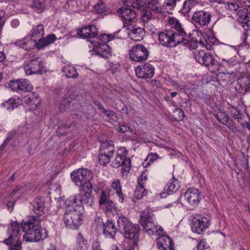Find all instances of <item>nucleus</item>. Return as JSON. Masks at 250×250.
<instances>
[{"label": "nucleus", "instance_id": "nucleus-1", "mask_svg": "<svg viewBox=\"0 0 250 250\" xmlns=\"http://www.w3.org/2000/svg\"><path fill=\"white\" fill-rule=\"evenodd\" d=\"M159 43L163 46L167 47H174L182 43L183 45L189 50L195 49L197 48L198 42L192 39L191 40H182L180 36L175 35V32L166 30L157 32Z\"/></svg>", "mask_w": 250, "mask_h": 250}, {"label": "nucleus", "instance_id": "nucleus-2", "mask_svg": "<svg viewBox=\"0 0 250 250\" xmlns=\"http://www.w3.org/2000/svg\"><path fill=\"white\" fill-rule=\"evenodd\" d=\"M117 226L119 231L125 239L131 240L133 245H137L140 229L138 224H132L127 218L122 215L117 220Z\"/></svg>", "mask_w": 250, "mask_h": 250}, {"label": "nucleus", "instance_id": "nucleus-3", "mask_svg": "<svg viewBox=\"0 0 250 250\" xmlns=\"http://www.w3.org/2000/svg\"><path fill=\"white\" fill-rule=\"evenodd\" d=\"M55 34L48 35L44 39H41L35 43L28 35L23 39L17 40L14 44L17 47L29 51L36 47L41 50L53 43L56 40Z\"/></svg>", "mask_w": 250, "mask_h": 250}, {"label": "nucleus", "instance_id": "nucleus-4", "mask_svg": "<svg viewBox=\"0 0 250 250\" xmlns=\"http://www.w3.org/2000/svg\"><path fill=\"white\" fill-rule=\"evenodd\" d=\"M43 219L35 218L34 216H29L28 220L23 223H21L22 231L29 230V228L32 229L35 231L34 237H30L31 241L36 242L42 240L47 237L46 229H42L40 226L41 222Z\"/></svg>", "mask_w": 250, "mask_h": 250}, {"label": "nucleus", "instance_id": "nucleus-5", "mask_svg": "<svg viewBox=\"0 0 250 250\" xmlns=\"http://www.w3.org/2000/svg\"><path fill=\"white\" fill-rule=\"evenodd\" d=\"M140 223L149 235H160L163 231V228L155 222L154 215L148 210H145L141 212Z\"/></svg>", "mask_w": 250, "mask_h": 250}, {"label": "nucleus", "instance_id": "nucleus-6", "mask_svg": "<svg viewBox=\"0 0 250 250\" xmlns=\"http://www.w3.org/2000/svg\"><path fill=\"white\" fill-rule=\"evenodd\" d=\"M127 150L124 147L118 149L115 158L111 162V166L113 168L122 167L121 172L123 176H126L129 173L131 168V160L127 157Z\"/></svg>", "mask_w": 250, "mask_h": 250}, {"label": "nucleus", "instance_id": "nucleus-7", "mask_svg": "<svg viewBox=\"0 0 250 250\" xmlns=\"http://www.w3.org/2000/svg\"><path fill=\"white\" fill-rule=\"evenodd\" d=\"M20 230V225L17 221H12L8 226L7 229L8 237L3 241L4 244L7 246H9L8 250H22L21 240L18 239L16 243L13 244L14 241L18 237Z\"/></svg>", "mask_w": 250, "mask_h": 250}, {"label": "nucleus", "instance_id": "nucleus-8", "mask_svg": "<svg viewBox=\"0 0 250 250\" xmlns=\"http://www.w3.org/2000/svg\"><path fill=\"white\" fill-rule=\"evenodd\" d=\"M83 218V213L81 211L73 208L65 212L63 223L68 228L76 229L82 224Z\"/></svg>", "mask_w": 250, "mask_h": 250}, {"label": "nucleus", "instance_id": "nucleus-9", "mask_svg": "<svg viewBox=\"0 0 250 250\" xmlns=\"http://www.w3.org/2000/svg\"><path fill=\"white\" fill-rule=\"evenodd\" d=\"M210 224V217L199 214L193 215L191 219V227L193 232L202 234L208 229Z\"/></svg>", "mask_w": 250, "mask_h": 250}, {"label": "nucleus", "instance_id": "nucleus-10", "mask_svg": "<svg viewBox=\"0 0 250 250\" xmlns=\"http://www.w3.org/2000/svg\"><path fill=\"white\" fill-rule=\"evenodd\" d=\"M110 194L104 190H102L99 196V205L106 214L118 213V208L115 204L110 200Z\"/></svg>", "mask_w": 250, "mask_h": 250}, {"label": "nucleus", "instance_id": "nucleus-11", "mask_svg": "<svg viewBox=\"0 0 250 250\" xmlns=\"http://www.w3.org/2000/svg\"><path fill=\"white\" fill-rule=\"evenodd\" d=\"M30 59L24 64V70L27 75L42 73V64L39 57L34 53L26 55Z\"/></svg>", "mask_w": 250, "mask_h": 250}, {"label": "nucleus", "instance_id": "nucleus-12", "mask_svg": "<svg viewBox=\"0 0 250 250\" xmlns=\"http://www.w3.org/2000/svg\"><path fill=\"white\" fill-rule=\"evenodd\" d=\"M129 56L131 61L142 62L146 61L148 56L147 48L142 44H137L131 47L129 51Z\"/></svg>", "mask_w": 250, "mask_h": 250}, {"label": "nucleus", "instance_id": "nucleus-13", "mask_svg": "<svg viewBox=\"0 0 250 250\" xmlns=\"http://www.w3.org/2000/svg\"><path fill=\"white\" fill-rule=\"evenodd\" d=\"M91 177V171L87 168H79L71 173V178L76 185L84 184L89 182Z\"/></svg>", "mask_w": 250, "mask_h": 250}, {"label": "nucleus", "instance_id": "nucleus-14", "mask_svg": "<svg viewBox=\"0 0 250 250\" xmlns=\"http://www.w3.org/2000/svg\"><path fill=\"white\" fill-rule=\"evenodd\" d=\"M235 18L245 31L250 30V11L248 8L235 9Z\"/></svg>", "mask_w": 250, "mask_h": 250}, {"label": "nucleus", "instance_id": "nucleus-15", "mask_svg": "<svg viewBox=\"0 0 250 250\" xmlns=\"http://www.w3.org/2000/svg\"><path fill=\"white\" fill-rule=\"evenodd\" d=\"M9 86L15 92L24 91L29 92L33 89V87L31 82L25 79H19L10 81Z\"/></svg>", "mask_w": 250, "mask_h": 250}, {"label": "nucleus", "instance_id": "nucleus-16", "mask_svg": "<svg viewBox=\"0 0 250 250\" xmlns=\"http://www.w3.org/2000/svg\"><path fill=\"white\" fill-rule=\"evenodd\" d=\"M31 204L32 206V210L35 215H31L30 216L43 219L45 208L44 198L42 196H38L32 201Z\"/></svg>", "mask_w": 250, "mask_h": 250}, {"label": "nucleus", "instance_id": "nucleus-17", "mask_svg": "<svg viewBox=\"0 0 250 250\" xmlns=\"http://www.w3.org/2000/svg\"><path fill=\"white\" fill-rule=\"evenodd\" d=\"M155 68L149 63H145L136 67L135 72L136 75L139 78H151L154 75Z\"/></svg>", "mask_w": 250, "mask_h": 250}, {"label": "nucleus", "instance_id": "nucleus-18", "mask_svg": "<svg viewBox=\"0 0 250 250\" xmlns=\"http://www.w3.org/2000/svg\"><path fill=\"white\" fill-rule=\"evenodd\" d=\"M194 54L195 60L199 63L207 67L215 64V60L210 53H206L203 50H198Z\"/></svg>", "mask_w": 250, "mask_h": 250}, {"label": "nucleus", "instance_id": "nucleus-19", "mask_svg": "<svg viewBox=\"0 0 250 250\" xmlns=\"http://www.w3.org/2000/svg\"><path fill=\"white\" fill-rule=\"evenodd\" d=\"M211 17V14L208 12L200 10L193 13L192 20L196 24L204 26L210 22Z\"/></svg>", "mask_w": 250, "mask_h": 250}, {"label": "nucleus", "instance_id": "nucleus-20", "mask_svg": "<svg viewBox=\"0 0 250 250\" xmlns=\"http://www.w3.org/2000/svg\"><path fill=\"white\" fill-rule=\"evenodd\" d=\"M184 197L188 203L192 206L198 205L201 199L199 189L194 187L188 188L184 193Z\"/></svg>", "mask_w": 250, "mask_h": 250}, {"label": "nucleus", "instance_id": "nucleus-21", "mask_svg": "<svg viewBox=\"0 0 250 250\" xmlns=\"http://www.w3.org/2000/svg\"><path fill=\"white\" fill-rule=\"evenodd\" d=\"M98 29L96 26L92 24L86 25L77 30V34L83 39L94 38L97 36Z\"/></svg>", "mask_w": 250, "mask_h": 250}, {"label": "nucleus", "instance_id": "nucleus-22", "mask_svg": "<svg viewBox=\"0 0 250 250\" xmlns=\"http://www.w3.org/2000/svg\"><path fill=\"white\" fill-rule=\"evenodd\" d=\"M41 99L37 92L27 94L24 98V103L30 110H36L41 104Z\"/></svg>", "mask_w": 250, "mask_h": 250}, {"label": "nucleus", "instance_id": "nucleus-23", "mask_svg": "<svg viewBox=\"0 0 250 250\" xmlns=\"http://www.w3.org/2000/svg\"><path fill=\"white\" fill-rule=\"evenodd\" d=\"M168 23L170 25V29L169 31L175 32V35L180 36V39L182 40H188L185 38L186 33L182 27L181 24L179 21L174 17L169 18Z\"/></svg>", "mask_w": 250, "mask_h": 250}, {"label": "nucleus", "instance_id": "nucleus-24", "mask_svg": "<svg viewBox=\"0 0 250 250\" xmlns=\"http://www.w3.org/2000/svg\"><path fill=\"white\" fill-rule=\"evenodd\" d=\"M73 203L78 206L85 205L92 206L94 204V197L92 194L80 193L73 198Z\"/></svg>", "mask_w": 250, "mask_h": 250}, {"label": "nucleus", "instance_id": "nucleus-25", "mask_svg": "<svg viewBox=\"0 0 250 250\" xmlns=\"http://www.w3.org/2000/svg\"><path fill=\"white\" fill-rule=\"evenodd\" d=\"M156 245L159 250H174L172 239L167 235L159 236Z\"/></svg>", "mask_w": 250, "mask_h": 250}, {"label": "nucleus", "instance_id": "nucleus-26", "mask_svg": "<svg viewBox=\"0 0 250 250\" xmlns=\"http://www.w3.org/2000/svg\"><path fill=\"white\" fill-rule=\"evenodd\" d=\"M120 17L124 19L123 21L125 24H129L135 19L136 14L134 10L127 8L122 7L118 10Z\"/></svg>", "mask_w": 250, "mask_h": 250}, {"label": "nucleus", "instance_id": "nucleus-27", "mask_svg": "<svg viewBox=\"0 0 250 250\" xmlns=\"http://www.w3.org/2000/svg\"><path fill=\"white\" fill-rule=\"evenodd\" d=\"M102 227L103 234L105 237L114 238L117 229L112 221L107 220L105 222L103 223Z\"/></svg>", "mask_w": 250, "mask_h": 250}, {"label": "nucleus", "instance_id": "nucleus-28", "mask_svg": "<svg viewBox=\"0 0 250 250\" xmlns=\"http://www.w3.org/2000/svg\"><path fill=\"white\" fill-rule=\"evenodd\" d=\"M235 89L239 93H244L250 90V77L247 75L243 76L237 79V86Z\"/></svg>", "mask_w": 250, "mask_h": 250}, {"label": "nucleus", "instance_id": "nucleus-29", "mask_svg": "<svg viewBox=\"0 0 250 250\" xmlns=\"http://www.w3.org/2000/svg\"><path fill=\"white\" fill-rule=\"evenodd\" d=\"M44 34V26L42 24L34 26L30 31L29 36L32 39L35 43L38 42L41 39H44L43 36ZM45 37H44L45 38Z\"/></svg>", "mask_w": 250, "mask_h": 250}, {"label": "nucleus", "instance_id": "nucleus-30", "mask_svg": "<svg viewBox=\"0 0 250 250\" xmlns=\"http://www.w3.org/2000/svg\"><path fill=\"white\" fill-rule=\"evenodd\" d=\"M235 120L243 128H250V118L245 112L241 113L235 108Z\"/></svg>", "mask_w": 250, "mask_h": 250}, {"label": "nucleus", "instance_id": "nucleus-31", "mask_svg": "<svg viewBox=\"0 0 250 250\" xmlns=\"http://www.w3.org/2000/svg\"><path fill=\"white\" fill-rule=\"evenodd\" d=\"M114 152V143L112 141H105L101 143L99 152L112 156Z\"/></svg>", "mask_w": 250, "mask_h": 250}, {"label": "nucleus", "instance_id": "nucleus-32", "mask_svg": "<svg viewBox=\"0 0 250 250\" xmlns=\"http://www.w3.org/2000/svg\"><path fill=\"white\" fill-rule=\"evenodd\" d=\"M180 187L179 182L174 176L169 180L165 187L167 195H171L178 191Z\"/></svg>", "mask_w": 250, "mask_h": 250}, {"label": "nucleus", "instance_id": "nucleus-33", "mask_svg": "<svg viewBox=\"0 0 250 250\" xmlns=\"http://www.w3.org/2000/svg\"><path fill=\"white\" fill-rule=\"evenodd\" d=\"M21 103V100L20 98L12 97L7 101H5L1 104V106L6 108L7 110L11 111Z\"/></svg>", "mask_w": 250, "mask_h": 250}, {"label": "nucleus", "instance_id": "nucleus-34", "mask_svg": "<svg viewBox=\"0 0 250 250\" xmlns=\"http://www.w3.org/2000/svg\"><path fill=\"white\" fill-rule=\"evenodd\" d=\"M111 188L115 191L118 197L119 202L121 203H124L125 198L124 194L122 192L120 181L117 179L113 180L111 184Z\"/></svg>", "mask_w": 250, "mask_h": 250}, {"label": "nucleus", "instance_id": "nucleus-35", "mask_svg": "<svg viewBox=\"0 0 250 250\" xmlns=\"http://www.w3.org/2000/svg\"><path fill=\"white\" fill-rule=\"evenodd\" d=\"M87 241L81 233H79L76 238V243L71 250H87Z\"/></svg>", "mask_w": 250, "mask_h": 250}, {"label": "nucleus", "instance_id": "nucleus-36", "mask_svg": "<svg viewBox=\"0 0 250 250\" xmlns=\"http://www.w3.org/2000/svg\"><path fill=\"white\" fill-rule=\"evenodd\" d=\"M145 36V30L141 27L134 28L129 33V38L136 42L143 40Z\"/></svg>", "mask_w": 250, "mask_h": 250}, {"label": "nucleus", "instance_id": "nucleus-37", "mask_svg": "<svg viewBox=\"0 0 250 250\" xmlns=\"http://www.w3.org/2000/svg\"><path fill=\"white\" fill-rule=\"evenodd\" d=\"M96 53L104 58H108L111 55L110 47L106 43L99 44L97 47Z\"/></svg>", "mask_w": 250, "mask_h": 250}, {"label": "nucleus", "instance_id": "nucleus-38", "mask_svg": "<svg viewBox=\"0 0 250 250\" xmlns=\"http://www.w3.org/2000/svg\"><path fill=\"white\" fill-rule=\"evenodd\" d=\"M77 95L76 93L71 96L70 94H68V97L64 98L60 103L59 110L61 112H63L67 109L72 102V100L76 98Z\"/></svg>", "mask_w": 250, "mask_h": 250}, {"label": "nucleus", "instance_id": "nucleus-39", "mask_svg": "<svg viewBox=\"0 0 250 250\" xmlns=\"http://www.w3.org/2000/svg\"><path fill=\"white\" fill-rule=\"evenodd\" d=\"M62 71L65 73L67 78L76 79L78 78L79 74L77 72L75 67L71 65L64 66L62 68Z\"/></svg>", "mask_w": 250, "mask_h": 250}, {"label": "nucleus", "instance_id": "nucleus-40", "mask_svg": "<svg viewBox=\"0 0 250 250\" xmlns=\"http://www.w3.org/2000/svg\"><path fill=\"white\" fill-rule=\"evenodd\" d=\"M147 193V190L144 188V186L138 185L136 188L133 195L135 198L139 200L146 196Z\"/></svg>", "mask_w": 250, "mask_h": 250}, {"label": "nucleus", "instance_id": "nucleus-41", "mask_svg": "<svg viewBox=\"0 0 250 250\" xmlns=\"http://www.w3.org/2000/svg\"><path fill=\"white\" fill-rule=\"evenodd\" d=\"M108 68L106 70V72L109 75H115L120 70V64L119 63H113L109 62Z\"/></svg>", "mask_w": 250, "mask_h": 250}, {"label": "nucleus", "instance_id": "nucleus-42", "mask_svg": "<svg viewBox=\"0 0 250 250\" xmlns=\"http://www.w3.org/2000/svg\"><path fill=\"white\" fill-rule=\"evenodd\" d=\"M77 186L80 187L79 191L80 193L92 194L93 187L92 185L89 182H87L84 184Z\"/></svg>", "mask_w": 250, "mask_h": 250}, {"label": "nucleus", "instance_id": "nucleus-43", "mask_svg": "<svg viewBox=\"0 0 250 250\" xmlns=\"http://www.w3.org/2000/svg\"><path fill=\"white\" fill-rule=\"evenodd\" d=\"M32 8L37 13H41L43 11L45 5L43 2L40 0H35L32 5Z\"/></svg>", "mask_w": 250, "mask_h": 250}, {"label": "nucleus", "instance_id": "nucleus-44", "mask_svg": "<svg viewBox=\"0 0 250 250\" xmlns=\"http://www.w3.org/2000/svg\"><path fill=\"white\" fill-rule=\"evenodd\" d=\"M112 156L106 154H103L102 152H99L98 162L102 166H105L108 164L111 160Z\"/></svg>", "mask_w": 250, "mask_h": 250}, {"label": "nucleus", "instance_id": "nucleus-45", "mask_svg": "<svg viewBox=\"0 0 250 250\" xmlns=\"http://www.w3.org/2000/svg\"><path fill=\"white\" fill-rule=\"evenodd\" d=\"M173 118L175 121H181L185 117L184 111L179 108H176L173 111Z\"/></svg>", "mask_w": 250, "mask_h": 250}, {"label": "nucleus", "instance_id": "nucleus-46", "mask_svg": "<svg viewBox=\"0 0 250 250\" xmlns=\"http://www.w3.org/2000/svg\"><path fill=\"white\" fill-rule=\"evenodd\" d=\"M222 60L224 62V65L226 68L232 67L234 65V59L233 58H230L228 55H226Z\"/></svg>", "mask_w": 250, "mask_h": 250}, {"label": "nucleus", "instance_id": "nucleus-47", "mask_svg": "<svg viewBox=\"0 0 250 250\" xmlns=\"http://www.w3.org/2000/svg\"><path fill=\"white\" fill-rule=\"evenodd\" d=\"M182 0H165L164 1V4L165 7L169 9H173L177 4V3L180 2Z\"/></svg>", "mask_w": 250, "mask_h": 250}, {"label": "nucleus", "instance_id": "nucleus-48", "mask_svg": "<svg viewBox=\"0 0 250 250\" xmlns=\"http://www.w3.org/2000/svg\"><path fill=\"white\" fill-rule=\"evenodd\" d=\"M26 233L23 235V239L26 242H35V241H31L30 240V237H34V234H35V231L32 229L29 228V230L23 231Z\"/></svg>", "mask_w": 250, "mask_h": 250}, {"label": "nucleus", "instance_id": "nucleus-49", "mask_svg": "<svg viewBox=\"0 0 250 250\" xmlns=\"http://www.w3.org/2000/svg\"><path fill=\"white\" fill-rule=\"evenodd\" d=\"M193 5L191 4V3L189 2V0H186L184 2L182 6V8L181 9L182 13L184 14L185 15L188 14L190 11Z\"/></svg>", "mask_w": 250, "mask_h": 250}, {"label": "nucleus", "instance_id": "nucleus-50", "mask_svg": "<svg viewBox=\"0 0 250 250\" xmlns=\"http://www.w3.org/2000/svg\"><path fill=\"white\" fill-rule=\"evenodd\" d=\"M71 126L72 124L65 126H59L57 131V134L59 136H63L69 132Z\"/></svg>", "mask_w": 250, "mask_h": 250}, {"label": "nucleus", "instance_id": "nucleus-51", "mask_svg": "<svg viewBox=\"0 0 250 250\" xmlns=\"http://www.w3.org/2000/svg\"><path fill=\"white\" fill-rule=\"evenodd\" d=\"M94 10L97 13H103L106 11V8L105 4L103 2L100 1L94 6Z\"/></svg>", "mask_w": 250, "mask_h": 250}, {"label": "nucleus", "instance_id": "nucleus-52", "mask_svg": "<svg viewBox=\"0 0 250 250\" xmlns=\"http://www.w3.org/2000/svg\"><path fill=\"white\" fill-rule=\"evenodd\" d=\"M125 4L128 7H131L135 8H139L142 3L139 0H126Z\"/></svg>", "mask_w": 250, "mask_h": 250}, {"label": "nucleus", "instance_id": "nucleus-53", "mask_svg": "<svg viewBox=\"0 0 250 250\" xmlns=\"http://www.w3.org/2000/svg\"><path fill=\"white\" fill-rule=\"evenodd\" d=\"M216 117L219 122L223 123L224 124H228L229 123L228 118L224 112H218Z\"/></svg>", "mask_w": 250, "mask_h": 250}, {"label": "nucleus", "instance_id": "nucleus-54", "mask_svg": "<svg viewBox=\"0 0 250 250\" xmlns=\"http://www.w3.org/2000/svg\"><path fill=\"white\" fill-rule=\"evenodd\" d=\"M236 5L238 8L250 7V0H237Z\"/></svg>", "mask_w": 250, "mask_h": 250}, {"label": "nucleus", "instance_id": "nucleus-55", "mask_svg": "<svg viewBox=\"0 0 250 250\" xmlns=\"http://www.w3.org/2000/svg\"><path fill=\"white\" fill-rule=\"evenodd\" d=\"M148 7L149 9L156 11H159V7L157 6L158 4V0H150L149 1V0H147Z\"/></svg>", "mask_w": 250, "mask_h": 250}, {"label": "nucleus", "instance_id": "nucleus-56", "mask_svg": "<svg viewBox=\"0 0 250 250\" xmlns=\"http://www.w3.org/2000/svg\"><path fill=\"white\" fill-rule=\"evenodd\" d=\"M102 112L110 120H114L117 118L116 113L112 110H107L105 108Z\"/></svg>", "mask_w": 250, "mask_h": 250}, {"label": "nucleus", "instance_id": "nucleus-57", "mask_svg": "<svg viewBox=\"0 0 250 250\" xmlns=\"http://www.w3.org/2000/svg\"><path fill=\"white\" fill-rule=\"evenodd\" d=\"M233 71L229 72L227 69L223 72L219 73V74L218 75V78L220 79H223V78H225V79H230L231 76L233 75Z\"/></svg>", "mask_w": 250, "mask_h": 250}, {"label": "nucleus", "instance_id": "nucleus-58", "mask_svg": "<svg viewBox=\"0 0 250 250\" xmlns=\"http://www.w3.org/2000/svg\"><path fill=\"white\" fill-rule=\"evenodd\" d=\"M152 14L151 12L149 11H145L143 13V14L141 16L142 21L144 22L148 23V21L151 18Z\"/></svg>", "mask_w": 250, "mask_h": 250}, {"label": "nucleus", "instance_id": "nucleus-59", "mask_svg": "<svg viewBox=\"0 0 250 250\" xmlns=\"http://www.w3.org/2000/svg\"><path fill=\"white\" fill-rule=\"evenodd\" d=\"M147 179V178L146 173L144 172H142L138 178V185L144 186V184L146 181Z\"/></svg>", "mask_w": 250, "mask_h": 250}, {"label": "nucleus", "instance_id": "nucleus-60", "mask_svg": "<svg viewBox=\"0 0 250 250\" xmlns=\"http://www.w3.org/2000/svg\"><path fill=\"white\" fill-rule=\"evenodd\" d=\"M207 247V243L205 240H201L197 246V250H205Z\"/></svg>", "mask_w": 250, "mask_h": 250}, {"label": "nucleus", "instance_id": "nucleus-61", "mask_svg": "<svg viewBox=\"0 0 250 250\" xmlns=\"http://www.w3.org/2000/svg\"><path fill=\"white\" fill-rule=\"evenodd\" d=\"M22 187L21 186H17L15 187V188L9 194V196L11 198H12L17 193L20 192L22 189Z\"/></svg>", "mask_w": 250, "mask_h": 250}, {"label": "nucleus", "instance_id": "nucleus-62", "mask_svg": "<svg viewBox=\"0 0 250 250\" xmlns=\"http://www.w3.org/2000/svg\"><path fill=\"white\" fill-rule=\"evenodd\" d=\"M158 158V156L156 153H151L149 154L146 159V160L149 162H153L154 160H156Z\"/></svg>", "mask_w": 250, "mask_h": 250}, {"label": "nucleus", "instance_id": "nucleus-63", "mask_svg": "<svg viewBox=\"0 0 250 250\" xmlns=\"http://www.w3.org/2000/svg\"><path fill=\"white\" fill-rule=\"evenodd\" d=\"M92 250H102L100 243L98 240H94L92 244Z\"/></svg>", "mask_w": 250, "mask_h": 250}, {"label": "nucleus", "instance_id": "nucleus-64", "mask_svg": "<svg viewBox=\"0 0 250 250\" xmlns=\"http://www.w3.org/2000/svg\"><path fill=\"white\" fill-rule=\"evenodd\" d=\"M130 128L128 125H122L118 127V131L120 132L125 133L129 131Z\"/></svg>", "mask_w": 250, "mask_h": 250}]
</instances>
